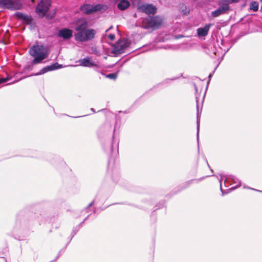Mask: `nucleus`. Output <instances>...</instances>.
Wrapping results in <instances>:
<instances>
[{"mask_svg":"<svg viewBox=\"0 0 262 262\" xmlns=\"http://www.w3.org/2000/svg\"><path fill=\"white\" fill-rule=\"evenodd\" d=\"M31 69H32V67H31V65H27L24 68L25 70H31Z\"/></svg>","mask_w":262,"mask_h":262,"instance_id":"nucleus-29","label":"nucleus"},{"mask_svg":"<svg viewBox=\"0 0 262 262\" xmlns=\"http://www.w3.org/2000/svg\"><path fill=\"white\" fill-rule=\"evenodd\" d=\"M112 28V26H111V27H110V28L108 29H107L106 31L107 32L109 29H111Z\"/></svg>","mask_w":262,"mask_h":262,"instance_id":"nucleus-35","label":"nucleus"},{"mask_svg":"<svg viewBox=\"0 0 262 262\" xmlns=\"http://www.w3.org/2000/svg\"><path fill=\"white\" fill-rule=\"evenodd\" d=\"M88 23L86 21H84L76 26L75 30L78 32H82L88 29Z\"/></svg>","mask_w":262,"mask_h":262,"instance_id":"nucleus-19","label":"nucleus"},{"mask_svg":"<svg viewBox=\"0 0 262 262\" xmlns=\"http://www.w3.org/2000/svg\"><path fill=\"white\" fill-rule=\"evenodd\" d=\"M106 77L111 79H116L117 77V72L115 73L108 74L106 75Z\"/></svg>","mask_w":262,"mask_h":262,"instance_id":"nucleus-24","label":"nucleus"},{"mask_svg":"<svg viewBox=\"0 0 262 262\" xmlns=\"http://www.w3.org/2000/svg\"><path fill=\"white\" fill-rule=\"evenodd\" d=\"M91 110L94 113L96 112L94 108H92Z\"/></svg>","mask_w":262,"mask_h":262,"instance_id":"nucleus-34","label":"nucleus"},{"mask_svg":"<svg viewBox=\"0 0 262 262\" xmlns=\"http://www.w3.org/2000/svg\"><path fill=\"white\" fill-rule=\"evenodd\" d=\"M249 188L251 189V188ZM251 189H252V188H251ZM253 190H254L258 191V192H262V191H261V190H258L255 189H253Z\"/></svg>","mask_w":262,"mask_h":262,"instance_id":"nucleus-33","label":"nucleus"},{"mask_svg":"<svg viewBox=\"0 0 262 262\" xmlns=\"http://www.w3.org/2000/svg\"><path fill=\"white\" fill-rule=\"evenodd\" d=\"M185 8H186V11L185 12V13L186 14V13H188L189 12V9H187L186 8V7L185 6Z\"/></svg>","mask_w":262,"mask_h":262,"instance_id":"nucleus-31","label":"nucleus"},{"mask_svg":"<svg viewBox=\"0 0 262 262\" xmlns=\"http://www.w3.org/2000/svg\"><path fill=\"white\" fill-rule=\"evenodd\" d=\"M229 4L237 3L238 0H226Z\"/></svg>","mask_w":262,"mask_h":262,"instance_id":"nucleus-28","label":"nucleus"},{"mask_svg":"<svg viewBox=\"0 0 262 262\" xmlns=\"http://www.w3.org/2000/svg\"><path fill=\"white\" fill-rule=\"evenodd\" d=\"M259 1H260V3H262V0H259Z\"/></svg>","mask_w":262,"mask_h":262,"instance_id":"nucleus-39","label":"nucleus"},{"mask_svg":"<svg viewBox=\"0 0 262 262\" xmlns=\"http://www.w3.org/2000/svg\"><path fill=\"white\" fill-rule=\"evenodd\" d=\"M13 83V82H10V83H9V84H12V83Z\"/></svg>","mask_w":262,"mask_h":262,"instance_id":"nucleus-37","label":"nucleus"},{"mask_svg":"<svg viewBox=\"0 0 262 262\" xmlns=\"http://www.w3.org/2000/svg\"><path fill=\"white\" fill-rule=\"evenodd\" d=\"M16 15L19 18H20V19L23 20V21L28 24L31 23L32 20V18L31 16H29L27 14H24L23 13L18 12L16 14Z\"/></svg>","mask_w":262,"mask_h":262,"instance_id":"nucleus-17","label":"nucleus"},{"mask_svg":"<svg viewBox=\"0 0 262 262\" xmlns=\"http://www.w3.org/2000/svg\"><path fill=\"white\" fill-rule=\"evenodd\" d=\"M62 68V65L55 62L51 65L48 66L41 69L40 72L35 74L34 75H39L43 74L49 71H54Z\"/></svg>","mask_w":262,"mask_h":262,"instance_id":"nucleus-12","label":"nucleus"},{"mask_svg":"<svg viewBox=\"0 0 262 262\" xmlns=\"http://www.w3.org/2000/svg\"><path fill=\"white\" fill-rule=\"evenodd\" d=\"M211 77V75L210 74L209 76V78H210Z\"/></svg>","mask_w":262,"mask_h":262,"instance_id":"nucleus-36","label":"nucleus"},{"mask_svg":"<svg viewBox=\"0 0 262 262\" xmlns=\"http://www.w3.org/2000/svg\"><path fill=\"white\" fill-rule=\"evenodd\" d=\"M13 83V82H10V83H9V84H12V83Z\"/></svg>","mask_w":262,"mask_h":262,"instance_id":"nucleus-38","label":"nucleus"},{"mask_svg":"<svg viewBox=\"0 0 262 262\" xmlns=\"http://www.w3.org/2000/svg\"><path fill=\"white\" fill-rule=\"evenodd\" d=\"M96 31L93 29H88L87 30L75 34V40L80 42L88 41L92 40L95 38Z\"/></svg>","mask_w":262,"mask_h":262,"instance_id":"nucleus-3","label":"nucleus"},{"mask_svg":"<svg viewBox=\"0 0 262 262\" xmlns=\"http://www.w3.org/2000/svg\"><path fill=\"white\" fill-rule=\"evenodd\" d=\"M195 91V99H196V108H197V140L198 142L199 143V126H200V114H199V97L200 95L198 94V89L195 83L193 84Z\"/></svg>","mask_w":262,"mask_h":262,"instance_id":"nucleus-13","label":"nucleus"},{"mask_svg":"<svg viewBox=\"0 0 262 262\" xmlns=\"http://www.w3.org/2000/svg\"><path fill=\"white\" fill-rule=\"evenodd\" d=\"M89 216V215L87 216L85 218V219L77 227V229H75L73 230V232H72L71 235L72 238L76 234L77 232L78 231V230L81 228L82 224H83L84 221L87 219V218Z\"/></svg>","mask_w":262,"mask_h":262,"instance_id":"nucleus-23","label":"nucleus"},{"mask_svg":"<svg viewBox=\"0 0 262 262\" xmlns=\"http://www.w3.org/2000/svg\"><path fill=\"white\" fill-rule=\"evenodd\" d=\"M138 10L147 14H154L157 12V8L152 4H143L138 7Z\"/></svg>","mask_w":262,"mask_h":262,"instance_id":"nucleus-9","label":"nucleus"},{"mask_svg":"<svg viewBox=\"0 0 262 262\" xmlns=\"http://www.w3.org/2000/svg\"><path fill=\"white\" fill-rule=\"evenodd\" d=\"M169 80H174V79H166V80H165L164 81H163V82H165V83H166V82H168V81Z\"/></svg>","mask_w":262,"mask_h":262,"instance_id":"nucleus-32","label":"nucleus"},{"mask_svg":"<svg viewBox=\"0 0 262 262\" xmlns=\"http://www.w3.org/2000/svg\"><path fill=\"white\" fill-rule=\"evenodd\" d=\"M129 46V43L126 41L117 42L113 49V53L115 54H120L124 52L125 49Z\"/></svg>","mask_w":262,"mask_h":262,"instance_id":"nucleus-8","label":"nucleus"},{"mask_svg":"<svg viewBox=\"0 0 262 262\" xmlns=\"http://www.w3.org/2000/svg\"><path fill=\"white\" fill-rule=\"evenodd\" d=\"M9 80L8 78H0V84L5 83Z\"/></svg>","mask_w":262,"mask_h":262,"instance_id":"nucleus-25","label":"nucleus"},{"mask_svg":"<svg viewBox=\"0 0 262 262\" xmlns=\"http://www.w3.org/2000/svg\"><path fill=\"white\" fill-rule=\"evenodd\" d=\"M115 128L114 129V132H115Z\"/></svg>","mask_w":262,"mask_h":262,"instance_id":"nucleus-40","label":"nucleus"},{"mask_svg":"<svg viewBox=\"0 0 262 262\" xmlns=\"http://www.w3.org/2000/svg\"><path fill=\"white\" fill-rule=\"evenodd\" d=\"M30 54L34 58L32 61V64L41 63L48 56V53L44 51V47L42 45H34L29 50Z\"/></svg>","mask_w":262,"mask_h":262,"instance_id":"nucleus-1","label":"nucleus"},{"mask_svg":"<svg viewBox=\"0 0 262 262\" xmlns=\"http://www.w3.org/2000/svg\"><path fill=\"white\" fill-rule=\"evenodd\" d=\"M212 24H208L205 25L204 27L199 28L197 29V34L198 36L205 37L207 35L209 30Z\"/></svg>","mask_w":262,"mask_h":262,"instance_id":"nucleus-14","label":"nucleus"},{"mask_svg":"<svg viewBox=\"0 0 262 262\" xmlns=\"http://www.w3.org/2000/svg\"><path fill=\"white\" fill-rule=\"evenodd\" d=\"M130 6V3L127 0H120L117 4V8L121 11L127 9Z\"/></svg>","mask_w":262,"mask_h":262,"instance_id":"nucleus-16","label":"nucleus"},{"mask_svg":"<svg viewBox=\"0 0 262 262\" xmlns=\"http://www.w3.org/2000/svg\"><path fill=\"white\" fill-rule=\"evenodd\" d=\"M219 7L226 13L230 9L229 4L226 0H222L219 3Z\"/></svg>","mask_w":262,"mask_h":262,"instance_id":"nucleus-18","label":"nucleus"},{"mask_svg":"<svg viewBox=\"0 0 262 262\" xmlns=\"http://www.w3.org/2000/svg\"><path fill=\"white\" fill-rule=\"evenodd\" d=\"M108 37L111 40H114L115 38V35L114 34H110L108 35Z\"/></svg>","mask_w":262,"mask_h":262,"instance_id":"nucleus-26","label":"nucleus"},{"mask_svg":"<svg viewBox=\"0 0 262 262\" xmlns=\"http://www.w3.org/2000/svg\"><path fill=\"white\" fill-rule=\"evenodd\" d=\"M57 36L64 40H69L73 36V31L68 28H61L58 30Z\"/></svg>","mask_w":262,"mask_h":262,"instance_id":"nucleus-11","label":"nucleus"},{"mask_svg":"<svg viewBox=\"0 0 262 262\" xmlns=\"http://www.w3.org/2000/svg\"><path fill=\"white\" fill-rule=\"evenodd\" d=\"M211 50H212V51L213 52V54H214V55H216V51H216V49H215V47H214V46H213V47H211Z\"/></svg>","mask_w":262,"mask_h":262,"instance_id":"nucleus-30","label":"nucleus"},{"mask_svg":"<svg viewBox=\"0 0 262 262\" xmlns=\"http://www.w3.org/2000/svg\"><path fill=\"white\" fill-rule=\"evenodd\" d=\"M259 5L257 2H252L250 4V9L254 12H256L258 10Z\"/></svg>","mask_w":262,"mask_h":262,"instance_id":"nucleus-21","label":"nucleus"},{"mask_svg":"<svg viewBox=\"0 0 262 262\" xmlns=\"http://www.w3.org/2000/svg\"><path fill=\"white\" fill-rule=\"evenodd\" d=\"M94 202H95V200L93 201H92V202H91V203H90V204L88 206V207L85 208V211H87V212L88 211V210L89 209L90 207H91V206L93 205V204H94Z\"/></svg>","mask_w":262,"mask_h":262,"instance_id":"nucleus-27","label":"nucleus"},{"mask_svg":"<svg viewBox=\"0 0 262 262\" xmlns=\"http://www.w3.org/2000/svg\"><path fill=\"white\" fill-rule=\"evenodd\" d=\"M162 23V19L158 16L155 17L149 16L143 20L145 27L147 29L158 28L161 25Z\"/></svg>","mask_w":262,"mask_h":262,"instance_id":"nucleus-4","label":"nucleus"},{"mask_svg":"<svg viewBox=\"0 0 262 262\" xmlns=\"http://www.w3.org/2000/svg\"><path fill=\"white\" fill-rule=\"evenodd\" d=\"M225 13H226L225 12H224L220 7H219L216 10L211 12V16L212 17H217L220 15Z\"/></svg>","mask_w":262,"mask_h":262,"instance_id":"nucleus-20","label":"nucleus"},{"mask_svg":"<svg viewBox=\"0 0 262 262\" xmlns=\"http://www.w3.org/2000/svg\"><path fill=\"white\" fill-rule=\"evenodd\" d=\"M108 7L106 5L98 4L92 5L89 4H83L79 8L80 11L84 14L90 15L101 11H105Z\"/></svg>","mask_w":262,"mask_h":262,"instance_id":"nucleus-2","label":"nucleus"},{"mask_svg":"<svg viewBox=\"0 0 262 262\" xmlns=\"http://www.w3.org/2000/svg\"><path fill=\"white\" fill-rule=\"evenodd\" d=\"M77 62L79 63V65L84 67H95L96 69L95 70L98 72L101 73L102 75L103 73L98 70V66L92 60V58L90 57H87L84 58L80 59L78 60Z\"/></svg>","mask_w":262,"mask_h":262,"instance_id":"nucleus-7","label":"nucleus"},{"mask_svg":"<svg viewBox=\"0 0 262 262\" xmlns=\"http://www.w3.org/2000/svg\"><path fill=\"white\" fill-rule=\"evenodd\" d=\"M118 149L119 141L115 139L113 136L111 145H109L108 148L105 147L104 149L106 151H110L113 156H116L118 154Z\"/></svg>","mask_w":262,"mask_h":262,"instance_id":"nucleus-10","label":"nucleus"},{"mask_svg":"<svg viewBox=\"0 0 262 262\" xmlns=\"http://www.w3.org/2000/svg\"><path fill=\"white\" fill-rule=\"evenodd\" d=\"M19 8V6L13 0H0V8L15 10Z\"/></svg>","mask_w":262,"mask_h":262,"instance_id":"nucleus-6","label":"nucleus"},{"mask_svg":"<svg viewBox=\"0 0 262 262\" xmlns=\"http://www.w3.org/2000/svg\"><path fill=\"white\" fill-rule=\"evenodd\" d=\"M51 6L48 0H41L37 4L36 12L40 16H44L49 9Z\"/></svg>","mask_w":262,"mask_h":262,"instance_id":"nucleus-5","label":"nucleus"},{"mask_svg":"<svg viewBox=\"0 0 262 262\" xmlns=\"http://www.w3.org/2000/svg\"><path fill=\"white\" fill-rule=\"evenodd\" d=\"M224 178H225V180L224 181L225 184L229 182L230 180H232L235 182V180H237V179L236 178H235L233 176H226L224 174H221V179H220V189H221V191L222 192V193H224V191L222 189V180Z\"/></svg>","mask_w":262,"mask_h":262,"instance_id":"nucleus-15","label":"nucleus"},{"mask_svg":"<svg viewBox=\"0 0 262 262\" xmlns=\"http://www.w3.org/2000/svg\"><path fill=\"white\" fill-rule=\"evenodd\" d=\"M202 179H198V180L193 179V180H190L189 181H186L182 184V189H185V188L188 187L192 183V182L194 181H196L197 182H198L200 180H201Z\"/></svg>","mask_w":262,"mask_h":262,"instance_id":"nucleus-22","label":"nucleus"}]
</instances>
